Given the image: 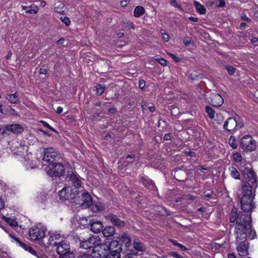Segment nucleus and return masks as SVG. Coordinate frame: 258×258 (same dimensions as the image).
<instances>
[{"instance_id":"obj_24","label":"nucleus","mask_w":258,"mask_h":258,"mask_svg":"<svg viewBox=\"0 0 258 258\" xmlns=\"http://www.w3.org/2000/svg\"><path fill=\"white\" fill-rule=\"evenodd\" d=\"M145 13V9L142 6L136 7L134 11V16L136 18H139Z\"/></svg>"},{"instance_id":"obj_50","label":"nucleus","mask_w":258,"mask_h":258,"mask_svg":"<svg viewBox=\"0 0 258 258\" xmlns=\"http://www.w3.org/2000/svg\"><path fill=\"white\" fill-rule=\"evenodd\" d=\"M142 183L145 186H146L148 187H149V184L151 183V181H152V180H148V179H144V178L142 179Z\"/></svg>"},{"instance_id":"obj_51","label":"nucleus","mask_w":258,"mask_h":258,"mask_svg":"<svg viewBox=\"0 0 258 258\" xmlns=\"http://www.w3.org/2000/svg\"><path fill=\"white\" fill-rule=\"evenodd\" d=\"M148 188L153 190H156L157 189V187L155 185V183L152 181H151V183H150Z\"/></svg>"},{"instance_id":"obj_62","label":"nucleus","mask_w":258,"mask_h":258,"mask_svg":"<svg viewBox=\"0 0 258 258\" xmlns=\"http://www.w3.org/2000/svg\"><path fill=\"white\" fill-rule=\"evenodd\" d=\"M191 43V40H189L188 39H184L183 40V43L186 45V46H187L190 43Z\"/></svg>"},{"instance_id":"obj_53","label":"nucleus","mask_w":258,"mask_h":258,"mask_svg":"<svg viewBox=\"0 0 258 258\" xmlns=\"http://www.w3.org/2000/svg\"><path fill=\"white\" fill-rule=\"evenodd\" d=\"M39 73L40 74L46 75L47 73V70L46 69L41 68Z\"/></svg>"},{"instance_id":"obj_27","label":"nucleus","mask_w":258,"mask_h":258,"mask_svg":"<svg viewBox=\"0 0 258 258\" xmlns=\"http://www.w3.org/2000/svg\"><path fill=\"white\" fill-rule=\"evenodd\" d=\"M230 171V175L235 179H240V173L234 167H231L229 169Z\"/></svg>"},{"instance_id":"obj_15","label":"nucleus","mask_w":258,"mask_h":258,"mask_svg":"<svg viewBox=\"0 0 258 258\" xmlns=\"http://www.w3.org/2000/svg\"><path fill=\"white\" fill-rule=\"evenodd\" d=\"M107 219L109 220L113 226H116L118 228L123 227L125 225L124 220H121L119 217L113 214H109L107 217Z\"/></svg>"},{"instance_id":"obj_47","label":"nucleus","mask_w":258,"mask_h":258,"mask_svg":"<svg viewBox=\"0 0 258 258\" xmlns=\"http://www.w3.org/2000/svg\"><path fill=\"white\" fill-rule=\"evenodd\" d=\"M176 62H179L181 59L177 57L175 54L168 52L167 53Z\"/></svg>"},{"instance_id":"obj_40","label":"nucleus","mask_w":258,"mask_h":258,"mask_svg":"<svg viewBox=\"0 0 258 258\" xmlns=\"http://www.w3.org/2000/svg\"><path fill=\"white\" fill-rule=\"evenodd\" d=\"M11 127V124L5 125L3 126V127L2 128V129L3 130V132L2 133V134L3 135H4V134L9 135V134L7 132L8 131L10 132Z\"/></svg>"},{"instance_id":"obj_21","label":"nucleus","mask_w":258,"mask_h":258,"mask_svg":"<svg viewBox=\"0 0 258 258\" xmlns=\"http://www.w3.org/2000/svg\"><path fill=\"white\" fill-rule=\"evenodd\" d=\"M67 177L73 182V185L72 186H74L78 188H79L81 186L82 182L79 180L76 176V175L72 173L68 174Z\"/></svg>"},{"instance_id":"obj_46","label":"nucleus","mask_w":258,"mask_h":258,"mask_svg":"<svg viewBox=\"0 0 258 258\" xmlns=\"http://www.w3.org/2000/svg\"><path fill=\"white\" fill-rule=\"evenodd\" d=\"M146 84V82L143 79H140L139 81V87L142 90H144Z\"/></svg>"},{"instance_id":"obj_8","label":"nucleus","mask_w":258,"mask_h":258,"mask_svg":"<svg viewBox=\"0 0 258 258\" xmlns=\"http://www.w3.org/2000/svg\"><path fill=\"white\" fill-rule=\"evenodd\" d=\"M109 258H119L120 253L122 251V244L116 240H112L108 245H106Z\"/></svg>"},{"instance_id":"obj_10","label":"nucleus","mask_w":258,"mask_h":258,"mask_svg":"<svg viewBox=\"0 0 258 258\" xmlns=\"http://www.w3.org/2000/svg\"><path fill=\"white\" fill-rule=\"evenodd\" d=\"M240 146L247 152L254 151L256 149V142L250 135H245L240 140Z\"/></svg>"},{"instance_id":"obj_19","label":"nucleus","mask_w":258,"mask_h":258,"mask_svg":"<svg viewBox=\"0 0 258 258\" xmlns=\"http://www.w3.org/2000/svg\"><path fill=\"white\" fill-rule=\"evenodd\" d=\"M174 176L177 180L184 182L187 179V173L185 170L177 169L174 171Z\"/></svg>"},{"instance_id":"obj_2","label":"nucleus","mask_w":258,"mask_h":258,"mask_svg":"<svg viewBox=\"0 0 258 258\" xmlns=\"http://www.w3.org/2000/svg\"><path fill=\"white\" fill-rule=\"evenodd\" d=\"M244 177L242 179L241 187L237 192L240 200L241 209L247 213H251L255 208L253 200L255 197V190L258 186V180L255 172L251 167H245L242 170Z\"/></svg>"},{"instance_id":"obj_12","label":"nucleus","mask_w":258,"mask_h":258,"mask_svg":"<svg viewBox=\"0 0 258 258\" xmlns=\"http://www.w3.org/2000/svg\"><path fill=\"white\" fill-rule=\"evenodd\" d=\"M106 245L102 244L101 242L91 251V255L92 258H109Z\"/></svg>"},{"instance_id":"obj_43","label":"nucleus","mask_w":258,"mask_h":258,"mask_svg":"<svg viewBox=\"0 0 258 258\" xmlns=\"http://www.w3.org/2000/svg\"><path fill=\"white\" fill-rule=\"evenodd\" d=\"M60 20L62 21L67 26H69L71 24V21L69 17L67 16H62L60 17Z\"/></svg>"},{"instance_id":"obj_16","label":"nucleus","mask_w":258,"mask_h":258,"mask_svg":"<svg viewBox=\"0 0 258 258\" xmlns=\"http://www.w3.org/2000/svg\"><path fill=\"white\" fill-rule=\"evenodd\" d=\"M89 225L90 230L95 233H98L102 231L103 227L102 222L96 219L90 220Z\"/></svg>"},{"instance_id":"obj_14","label":"nucleus","mask_w":258,"mask_h":258,"mask_svg":"<svg viewBox=\"0 0 258 258\" xmlns=\"http://www.w3.org/2000/svg\"><path fill=\"white\" fill-rule=\"evenodd\" d=\"M78 204L84 208L93 205L92 199L88 192H84L81 194V199L79 201Z\"/></svg>"},{"instance_id":"obj_42","label":"nucleus","mask_w":258,"mask_h":258,"mask_svg":"<svg viewBox=\"0 0 258 258\" xmlns=\"http://www.w3.org/2000/svg\"><path fill=\"white\" fill-rule=\"evenodd\" d=\"M38 201L42 203L46 200V196L44 193L40 194L37 197Z\"/></svg>"},{"instance_id":"obj_45","label":"nucleus","mask_w":258,"mask_h":258,"mask_svg":"<svg viewBox=\"0 0 258 258\" xmlns=\"http://www.w3.org/2000/svg\"><path fill=\"white\" fill-rule=\"evenodd\" d=\"M189 77L192 80L198 79V78H201V77L200 76V74H199L197 72H194L191 73Z\"/></svg>"},{"instance_id":"obj_22","label":"nucleus","mask_w":258,"mask_h":258,"mask_svg":"<svg viewBox=\"0 0 258 258\" xmlns=\"http://www.w3.org/2000/svg\"><path fill=\"white\" fill-rule=\"evenodd\" d=\"M10 132L16 134L22 133L24 131L23 127L19 124H11Z\"/></svg>"},{"instance_id":"obj_38","label":"nucleus","mask_w":258,"mask_h":258,"mask_svg":"<svg viewBox=\"0 0 258 258\" xmlns=\"http://www.w3.org/2000/svg\"><path fill=\"white\" fill-rule=\"evenodd\" d=\"M22 248H23L25 250L28 251L31 254L33 255H36V252L34 250V249L29 245H27L26 243V246L23 247Z\"/></svg>"},{"instance_id":"obj_60","label":"nucleus","mask_w":258,"mask_h":258,"mask_svg":"<svg viewBox=\"0 0 258 258\" xmlns=\"http://www.w3.org/2000/svg\"><path fill=\"white\" fill-rule=\"evenodd\" d=\"M39 131L41 133H43L45 135L47 136L48 137H50L51 135L47 131H45L42 129H39Z\"/></svg>"},{"instance_id":"obj_32","label":"nucleus","mask_w":258,"mask_h":258,"mask_svg":"<svg viewBox=\"0 0 258 258\" xmlns=\"http://www.w3.org/2000/svg\"><path fill=\"white\" fill-rule=\"evenodd\" d=\"M229 144L233 149H236L237 147V144L234 136H231L229 140Z\"/></svg>"},{"instance_id":"obj_61","label":"nucleus","mask_w":258,"mask_h":258,"mask_svg":"<svg viewBox=\"0 0 258 258\" xmlns=\"http://www.w3.org/2000/svg\"><path fill=\"white\" fill-rule=\"evenodd\" d=\"M64 41V39L62 38H61L60 39H59V40H58L56 42V43L58 45H60V44H62L63 42Z\"/></svg>"},{"instance_id":"obj_7","label":"nucleus","mask_w":258,"mask_h":258,"mask_svg":"<svg viewBox=\"0 0 258 258\" xmlns=\"http://www.w3.org/2000/svg\"><path fill=\"white\" fill-rule=\"evenodd\" d=\"M54 244L57 245L56 251L59 258H74V254L70 251L69 243L65 241L54 242Z\"/></svg>"},{"instance_id":"obj_11","label":"nucleus","mask_w":258,"mask_h":258,"mask_svg":"<svg viewBox=\"0 0 258 258\" xmlns=\"http://www.w3.org/2000/svg\"><path fill=\"white\" fill-rule=\"evenodd\" d=\"M146 250V247L145 244L138 238H136L133 239L131 248L128 249V252L133 255H138V252H143Z\"/></svg>"},{"instance_id":"obj_58","label":"nucleus","mask_w":258,"mask_h":258,"mask_svg":"<svg viewBox=\"0 0 258 258\" xmlns=\"http://www.w3.org/2000/svg\"><path fill=\"white\" fill-rule=\"evenodd\" d=\"M188 19L191 21V22H198L199 19L198 18L194 17H190Z\"/></svg>"},{"instance_id":"obj_39","label":"nucleus","mask_w":258,"mask_h":258,"mask_svg":"<svg viewBox=\"0 0 258 258\" xmlns=\"http://www.w3.org/2000/svg\"><path fill=\"white\" fill-rule=\"evenodd\" d=\"M155 60L163 67L166 66L167 63V60L162 57L156 58Z\"/></svg>"},{"instance_id":"obj_33","label":"nucleus","mask_w":258,"mask_h":258,"mask_svg":"<svg viewBox=\"0 0 258 258\" xmlns=\"http://www.w3.org/2000/svg\"><path fill=\"white\" fill-rule=\"evenodd\" d=\"M38 8L37 6H32L28 7L27 10H26V13L30 14H34L37 13Z\"/></svg>"},{"instance_id":"obj_59","label":"nucleus","mask_w":258,"mask_h":258,"mask_svg":"<svg viewBox=\"0 0 258 258\" xmlns=\"http://www.w3.org/2000/svg\"><path fill=\"white\" fill-rule=\"evenodd\" d=\"M40 122H41L45 127H46L48 128L50 127V126L49 125V124L48 123H47L46 122L41 120V121H40Z\"/></svg>"},{"instance_id":"obj_5","label":"nucleus","mask_w":258,"mask_h":258,"mask_svg":"<svg viewBox=\"0 0 258 258\" xmlns=\"http://www.w3.org/2000/svg\"><path fill=\"white\" fill-rule=\"evenodd\" d=\"M42 153L43 154L42 161L48 164L57 162L60 159V154L53 147L44 148Z\"/></svg>"},{"instance_id":"obj_57","label":"nucleus","mask_w":258,"mask_h":258,"mask_svg":"<svg viewBox=\"0 0 258 258\" xmlns=\"http://www.w3.org/2000/svg\"><path fill=\"white\" fill-rule=\"evenodd\" d=\"M186 154L190 157H193L195 156V153L191 151H187L185 152Z\"/></svg>"},{"instance_id":"obj_48","label":"nucleus","mask_w":258,"mask_h":258,"mask_svg":"<svg viewBox=\"0 0 258 258\" xmlns=\"http://www.w3.org/2000/svg\"><path fill=\"white\" fill-rule=\"evenodd\" d=\"M5 221L7 223H9L11 226H15L17 223V222L15 220L9 218H6Z\"/></svg>"},{"instance_id":"obj_29","label":"nucleus","mask_w":258,"mask_h":258,"mask_svg":"<svg viewBox=\"0 0 258 258\" xmlns=\"http://www.w3.org/2000/svg\"><path fill=\"white\" fill-rule=\"evenodd\" d=\"M224 68L227 71L228 74L230 76L233 75L236 72V69L230 64H226L224 66Z\"/></svg>"},{"instance_id":"obj_41","label":"nucleus","mask_w":258,"mask_h":258,"mask_svg":"<svg viewBox=\"0 0 258 258\" xmlns=\"http://www.w3.org/2000/svg\"><path fill=\"white\" fill-rule=\"evenodd\" d=\"M92 209L94 212H96L102 210L103 207L100 204V203H99L96 204L95 205L93 206Z\"/></svg>"},{"instance_id":"obj_49","label":"nucleus","mask_w":258,"mask_h":258,"mask_svg":"<svg viewBox=\"0 0 258 258\" xmlns=\"http://www.w3.org/2000/svg\"><path fill=\"white\" fill-rule=\"evenodd\" d=\"M78 258H92L91 254L86 253H82L80 254Z\"/></svg>"},{"instance_id":"obj_34","label":"nucleus","mask_w":258,"mask_h":258,"mask_svg":"<svg viewBox=\"0 0 258 258\" xmlns=\"http://www.w3.org/2000/svg\"><path fill=\"white\" fill-rule=\"evenodd\" d=\"M224 116L221 113H217L216 116V118L215 119V121L217 122L218 124H221L224 120Z\"/></svg>"},{"instance_id":"obj_37","label":"nucleus","mask_w":258,"mask_h":258,"mask_svg":"<svg viewBox=\"0 0 258 258\" xmlns=\"http://www.w3.org/2000/svg\"><path fill=\"white\" fill-rule=\"evenodd\" d=\"M215 6L218 8H224L226 6L225 0H217L216 1Z\"/></svg>"},{"instance_id":"obj_4","label":"nucleus","mask_w":258,"mask_h":258,"mask_svg":"<svg viewBox=\"0 0 258 258\" xmlns=\"http://www.w3.org/2000/svg\"><path fill=\"white\" fill-rule=\"evenodd\" d=\"M45 171L52 178L59 177L64 174V166L59 162H55L48 164L45 168Z\"/></svg>"},{"instance_id":"obj_26","label":"nucleus","mask_w":258,"mask_h":258,"mask_svg":"<svg viewBox=\"0 0 258 258\" xmlns=\"http://www.w3.org/2000/svg\"><path fill=\"white\" fill-rule=\"evenodd\" d=\"M168 241L170 242L173 245L176 246L181 250V251H187L188 250V248L186 247L184 245L180 244L177 242L176 240L172 239H169Z\"/></svg>"},{"instance_id":"obj_20","label":"nucleus","mask_w":258,"mask_h":258,"mask_svg":"<svg viewBox=\"0 0 258 258\" xmlns=\"http://www.w3.org/2000/svg\"><path fill=\"white\" fill-rule=\"evenodd\" d=\"M102 232L105 237H109L115 234V229L113 226H108L103 229Z\"/></svg>"},{"instance_id":"obj_63","label":"nucleus","mask_w":258,"mask_h":258,"mask_svg":"<svg viewBox=\"0 0 258 258\" xmlns=\"http://www.w3.org/2000/svg\"><path fill=\"white\" fill-rule=\"evenodd\" d=\"M258 41V38L256 37H253L251 39V42L252 43H255Z\"/></svg>"},{"instance_id":"obj_9","label":"nucleus","mask_w":258,"mask_h":258,"mask_svg":"<svg viewBox=\"0 0 258 258\" xmlns=\"http://www.w3.org/2000/svg\"><path fill=\"white\" fill-rule=\"evenodd\" d=\"M100 242H101V239L98 236L93 235L85 240L81 241L80 243V247L91 251L94 247L100 244Z\"/></svg>"},{"instance_id":"obj_36","label":"nucleus","mask_w":258,"mask_h":258,"mask_svg":"<svg viewBox=\"0 0 258 258\" xmlns=\"http://www.w3.org/2000/svg\"><path fill=\"white\" fill-rule=\"evenodd\" d=\"M204 197L207 198H215L216 194L212 190L205 191L204 192Z\"/></svg>"},{"instance_id":"obj_3","label":"nucleus","mask_w":258,"mask_h":258,"mask_svg":"<svg viewBox=\"0 0 258 258\" xmlns=\"http://www.w3.org/2000/svg\"><path fill=\"white\" fill-rule=\"evenodd\" d=\"M236 116L237 117H229L225 121L223 129L226 132L233 134L244 126L239 116L236 114Z\"/></svg>"},{"instance_id":"obj_44","label":"nucleus","mask_w":258,"mask_h":258,"mask_svg":"<svg viewBox=\"0 0 258 258\" xmlns=\"http://www.w3.org/2000/svg\"><path fill=\"white\" fill-rule=\"evenodd\" d=\"M233 156L236 162H240L242 160V156L239 153H235L233 154Z\"/></svg>"},{"instance_id":"obj_30","label":"nucleus","mask_w":258,"mask_h":258,"mask_svg":"<svg viewBox=\"0 0 258 258\" xmlns=\"http://www.w3.org/2000/svg\"><path fill=\"white\" fill-rule=\"evenodd\" d=\"M96 94L97 95H101L105 89V85L103 84H98L96 85Z\"/></svg>"},{"instance_id":"obj_56","label":"nucleus","mask_w":258,"mask_h":258,"mask_svg":"<svg viewBox=\"0 0 258 258\" xmlns=\"http://www.w3.org/2000/svg\"><path fill=\"white\" fill-rule=\"evenodd\" d=\"M171 139V134L170 133L166 134L164 137V140H169Z\"/></svg>"},{"instance_id":"obj_25","label":"nucleus","mask_w":258,"mask_h":258,"mask_svg":"<svg viewBox=\"0 0 258 258\" xmlns=\"http://www.w3.org/2000/svg\"><path fill=\"white\" fill-rule=\"evenodd\" d=\"M162 258H184L181 255L176 251H169L167 255L163 256Z\"/></svg>"},{"instance_id":"obj_17","label":"nucleus","mask_w":258,"mask_h":258,"mask_svg":"<svg viewBox=\"0 0 258 258\" xmlns=\"http://www.w3.org/2000/svg\"><path fill=\"white\" fill-rule=\"evenodd\" d=\"M114 238L119 239L124 244L126 249V252H128V249L131 248L132 246V239L130 235L126 233H123L120 237L117 236H115Z\"/></svg>"},{"instance_id":"obj_23","label":"nucleus","mask_w":258,"mask_h":258,"mask_svg":"<svg viewBox=\"0 0 258 258\" xmlns=\"http://www.w3.org/2000/svg\"><path fill=\"white\" fill-rule=\"evenodd\" d=\"M194 6L198 13L201 15H204L206 14V10L205 7L203 5H202L199 2L195 1L194 3Z\"/></svg>"},{"instance_id":"obj_35","label":"nucleus","mask_w":258,"mask_h":258,"mask_svg":"<svg viewBox=\"0 0 258 258\" xmlns=\"http://www.w3.org/2000/svg\"><path fill=\"white\" fill-rule=\"evenodd\" d=\"M170 5L175 8H177L179 10L182 11L183 9L179 4V2L177 0H170Z\"/></svg>"},{"instance_id":"obj_55","label":"nucleus","mask_w":258,"mask_h":258,"mask_svg":"<svg viewBox=\"0 0 258 258\" xmlns=\"http://www.w3.org/2000/svg\"><path fill=\"white\" fill-rule=\"evenodd\" d=\"M162 37H163V39L165 41H168V40H169V36L168 35V34L165 33H163L162 34Z\"/></svg>"},{"instance_id":"obj_1","label":"nucleus","mask_w":258,"mask_h":258,"mask_svg":"<svg viewBox=\"0 0 258 258\" xmlns=\"http://www.w3.org/2000/svg\"><path fill=\"white\" fill-rule=\"evenodd\" d=\"M229 220L232 226L235 225V222L234 233L239 255L241 256H246L248 254V248L246 244L247 238L251 240L256 236L255 231L251 229V214H244L242 212L238 213L237 209L234 207L230 213Z\"/></svg>"},{"instance_id":"obj_28","label":"nucleus","mask_w":258,"mask_h":258,"mask_svg":"<svg viewBox=\"0 0 258 258\" xmlns=\"http://www.w3.org/2000/svg\"><path fill=\"white\" fill-rule=\"evenodd\" d=\"M7 99H8L11 103H17L18 101V96L15 93L14 94L8 95Z\"/></svg>"},{"instance_id":"obj_54","label":"nucleus","mask_w":258,"mask_h":258,"mask_svg":"<svg viewBox=\"0 0 258 258\" xmlns=\"http://www.w3.org/2000/svg\"><path fill=\"white\" fill-rule=\"evenodd\" d=\"M116 111V109L115 107H111L108 109V112L111 114H114Z\"/></svg>"},{"instance_id":"obj_64","label":"nucleus","mask_w":258,"mask_h":258,"mask_svg":"<svg viewBox=\"0 0 258 258\" xmlns=\"http://www.w3.org/2000/svg\"><path fill=\"white\" fill-rule=\"evenodd\" d=\"M135 255H133L132 254H131L129 253V252H126V256H125V258H135L134 256Z\"/></svg>"},{"instance_id":"obj_6","label":"nucleus","mask_w":258,"mask_h":258,"mask_svg":"<svg viewBox=\"0 0 258 258\" xmlns=\"http://www.w3.org/2000/svg\"><path fill=\"white\" fill-rule=\"evenodd\" d=\"M78 188L74 186H68L64 187L60 191L58 196L59 199L62 201H71L77 199V196L79 194Z\"/></svg>"},{"instance_id":"obj_13","label":"nucleus","mask_w":258,"mask_h":258,"mask_svg":"<svg viewBox=\"0 0 258 258\" xmlns=\"http://www.w3.org/2000/svg\"><path fill=\"white\" fill-rule=\"evenodd\" d=\"M29 233L31 240L34 241L42 239L45 235V231L37 227L31 228L29 230Z\"/></svg>"},{"instance_id":"obj_18","label":"nucleus","mask_w":258,"mask_h":258,"mask_svg":"<svg viewBox=\"0 0 258 258\" xmlns=\"http://www.w3.org/2000/svg\"><path fill=\"white\" fill-rule=\"evenodd\" d=\"M210 103L213 106L219 107L224 103V100L219 94H213L210 97Z\"/></svg>"},{"instance_id":"obj_52","label":"nucleus","mask_w":258,"mask_h":258,"mask_svg":"<svg viewBox=\"0 0 258 258\" xmlns=\"http://www.w3.org/2000/svg\"><path fill=\"white\" fill-rule=\"evenodd\" d=\"M129 3V0H122L120 2V5L121 7H125L127 6Z\"/></svg>"},{"instance_id":"obj_31","label":"nucleus","mask_w":258,"mask_h":258,"mask_svg":"<svg viewBox=\"0 0 258 258\" xmlns=\"http://www.w3.org/2000/svg\"><path fill=\"white\" fill-rule=\"evenodd\" d=\"M206 111L210 118H214L215 116V111L210 106H207L206 107Z\"/></svg>"}]
</instances>
